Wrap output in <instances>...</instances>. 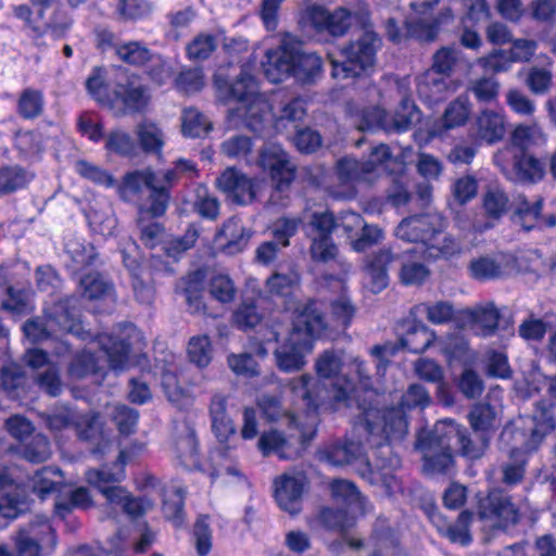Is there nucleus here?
I'll return each mask as SVG.
<instances>
[{
  "label": "nucleus",
  "mask_w": 556,
  "mask_h": 556,
  "mask_svg": "<svg viewBox=\"0 0 556 556\" xmlns=\"http://www.w3.org/2000/svg\"><path fill=\"white\" fill-rule=\"evenodd\" d=\"M437 342L448 361H457L465 366L473 365L476 353L470 350L469 342L465 337L450 333Z\"/></svg>",
  "instance_id": "a18cd8bd"
},
{
  "label": "nucleus",
  "mask_w": 556,
  "mask_h": 556,
  "mask_svg": "<svg viewBox=\"0 0 556 556\" xmlns=\"http://www.w3.org/2000/svg\"><path fill=\"white\" fill-rule=\"evenodd\" d=\"M346 114L351 123L361 131L376 128L384 131L403 132L418 123L421 112L409 97H404L393 115L387 113L379 106H359L355 103H348Z\"/></svg>",
  "instance_id": "9b49d317"
},
{
  "label": "nucleus",
  "mask_w": 556,
  "mask_h": 556,
  "mask_svg": "<svg viewBox=\"0 0 556 556\" xmlns=\"http://www.w3.org/2000/svg\"><path fill=\"white\" fill-rule=\"evenodd\" d=\"M306 484L307 478L303 471H288L277 477L274 486L278 506L291 515L298 514Z\"/></svg>",
  "instance_id": "4be33fe9"
},
{
  "label": "nucleus",
  "mask_w": 556,
  "mask_h": 556,
  "mask_svg": "<svg viewBox=\"0 0 556 556\" xmlns=\"http://www.w3.org/2000/svg\"><path fill=\"white\" fill-rule=\"evenodd\" d=\"M469 422L473 433L491 439V433L496 428V412L490 404L478 403L469 413Z\"/></svg>",
  "instance_id": "3c124183"
},
{
  "label": "nucleus",
  "mask_w": 556,
  "mask_h": 556,
  "mask_svg": "<svg viewBox=\"0 0 556 556\" xmlns=\"http://www.w3.org/2000/svg\"><path fill=\"white\" fill-rule=\"evenodd\" d=\"M217 48V38L212 34L201 33L197 35L186 48L187 56L191 61H204L208 59Z\"/></svg>",
  "instance_id": "052dcab7"
},
{
  "label": "nucleus",
  "mask_w": 556,
  "mask_h": 556,
  "mask_svg": "<svg viewBox=\"0 0 556 556\" xmlns=\"http://www.w3.org/2000/svg\"><path fill=\"white\" fill-rule=\"evenodd\" d=\"M148 102L146 88L135 79L122 76L114 84L113 109L122 105L123 111H141Z\"/></svg>",
  "instance_id": "7c9ffc66"
},
{
  "label": "nucleus",
  "mask_w": 556,
  "mask_h": 556,
  "mask_svg": "<svg viewBox=\"0 0 556 556\" xmlns=\"http://www.w3.org/2000/svg\"><path fill=\"white\" fill-rule=\"evenodd\" d=\"M369 544L372 546V551H379L382 555H387L388 552L391 554L402 552L399 529L383 517L377 518Z\"/></svg>",
  "instance_id": "e433bc0d"
},
{
  "label": "nucleus",
  "mask_w": 556,
  "mask_h": 556,
  "mask_svg": "<svg viewBox=\"0 0 556 556\" xmlns=\"http://www.w3.org/2000/svg\"><path fill=\"white\" fill-rule=\"evenodd\" d=\"M510 206L514 211V222L519 224L527 231L534 228H542L543 226H556L555 215H549L546 218L542 216V198H538L531 202L523 194H517L511 200Z\"/></svg>",
  "instance_id": "a878e982"
},
{
  "label": "nucleus",
  "mask_w": 556,
  "mask_h": 556,
  "mask_svg": "<svg viewBox=\"0 0 556 556\" xmlns=\"http://www.w3.org/2000/svg\"><path fill=\"white\" fill-rule=\"evenodd\" d=\"M393 260L389 250H380L366 257L365 271L370 279V290L374 293L382 291L388 286L387 266Z\"/></svg>",
  "instance_id": "79ce46f5"
},
{
  "label": "nucleus",
  "mask_w": 556,
  "mask_h": 556,
  "mask_svg": "<svg viewBox=\"0 0 556 556\" xmlns=\"http://www.w3.org/2000/svg\"><path fill=\"white\" fill-rule=\"evenodd\" d=\"M321 303L315 300L298 303L292 316V329L287 340L274 352L277 367L285 372L301 370L315 338L326 328Z\"/></svg>",
  "instance_id": "20e7f679"
},
{
  "label": "nucleus",
  "mask_w": 556,
  "mask_h": 556,
  "mask_svg": "<svg viewBox=\"0 0 556 556\" xmlns=\"http://www.w3.org/2000/svg\"><path fill=\"white\" fill-rule=\"evenodd\" d=\"M258 166L269 174L278 190L288 187L294 178V166L283 149L275 143H267L260 152Z\"/></svg>",
  "instance_id": "412c9836"
},
{
  "label": "nucleus",
  "mask_w": 556,
  "mask_h": 556,
  "mask_svg": "<svg viewBox=\"0 0 556 556\" xmlns=\"http://www.w3.org/2000/svg\"><path fill=\"white\" fill-rule=\"evenodd\" d=\"M88 93L100 104L113 109V89L110 73L104 67H94L86 80Z\"/></svg>",
  "instance_id": "c03bdc74"
},
{
  "label": "nucleus",
  "mask_w": 556,
  "mask_h": 556,
  "mask_svg": "<svg viewBox=\"0 0 556 556\" xmlns=\"http://www.w3.org/2000/svg\"><path fill=\"white\" fill-rule=\"evenodd\" d=\"M298 23L304 33L339 37L343 36L350 27V14L342 8L329 12L321 5L312 4L301 12Z\"/></svg>",
  "instance_id": "f3484780"
},
{
  "label": "nucleus",
  "mask_w": 556,
  "mask_h": 556,
  "mask_svg": "<svg viewBox=\"0 0 556 556\" xmlns=\"http://www.w3.org/2000/svg\"><path fill=\"white\" fill-rule=\"evenodd\" d=\"M457 433L458 425L450 419L440 420L433 429L418 433L415 447L422 454L425 473L448 472L453 466L451 442Z\"/></svg>",
  "instance_id": "ddd939ff"
},
{
  "label": "nucleus",
  "mask_w": 556,
  "mask_h": 556,
  "mask_svg": "<svg viewBox=\"0 0 556 556\" xmlns=\"http://www.w3.org/2000/svg\"><path fill=\"white\" fill-rule=\"evenodd\" d=\"M323 73V60L314 52L294 46L292 76L302 84L315 83Z\"/></svg>",
  "instance_id": "f704fd0d"
},
{
  "label": "nucleus",
  "mask_w": 556,
  "mask_h": 556,
  "mask_svg": "<svg viewBox=\"0 0 556 556\" xmlns=\"http://www.w3.org/2000/svg\"><path fill=\"white\" fill-rule=\"evenodd\" d=\"M364 218L354 212H343L338 219L329 212L314 213L306 226V233L312 240L311 255L314 261L327 263L338 254V248L332 240L336 227H342L352 235L363 227Z\"/></svg>",
  "instance_id": "f8f14e48"
},
{
  "label": "nucleus",
  "mask_w": 556,
  "mask_h": 556,
  "mask_svg": "<svg viewBox=\"0 0 556 556\" xmlns=\"http://www.w3.org/2000/svg\"><path fill=\"white\" fill-rule=\"evenodd\" d=\"M330 490L336 503L351 509L352 513L365 514V498L353 482L345 479H336L331 482Z\"/></svg>",
  "instance_id": "37998d69"
},
{
  "label": "nucleus",
  "mask_w": 556,
  "mask_h": 556,
  "mask_svg": "<svg viewBox=\"0 0 556 556\" xmlns=\"http://www.w3.org/2000/svg\"><path fill=\"white\" fill-rule=\"evenodd\" d=\"M514 265V258L506 253L483 255L473 258L468 266L470 276L479 281L493 280L504 276Z\"/></svg>",
  "instance_id": "2f4dec72"
},
{
  "label": "nucleus",
  "mask_w": 556,
  "mask_h": 556,
  "mask_svg": "<svg viewBox=\"0 0 556 556\" xmlns=\"http://www.w3.org/2000/svg\"><path fill=\"white\" fill-rule=\"evenodd\" d=\"M354 430L361 435L366 434L367 444L377 448L375 463L371 464L365 454L364 445L350 439L337 441L318 450L316 456L319 462L334 467L345 465L354 466L357 473L370 484H379L389 495L402 491V483L396 476L401 467L400 457L393 452L388 439L383 438L380 428L375 434L369 432L362 422L363 409H358Z\"/></svg>",
  "instance_id": "f03ea898"
},
{
  "label": "nucleus",
  "mask_w": 556,
  "mask_h": 556,
  "mask_svg": "<svg viewBox=\"0 0 556 556\" xmlns=\"http://www.w3.org/2000/svg\"><path fill=\"white\" fill-rule=\"evenodd\" d=\"M152 11L149 0H117L115 13L122 21L146 18Z\"/></svg>",
  "instance_id": "69168bd1"
},
{
  "label": "nucleus",
  "mask_w": 556,
  "mask_h": 556,
  "mask_svg": "<svg viewBox=\"0 0 556 556\" xmlns=\"http://www.w3.org/2000/svg\"><path fill=\"white\" fill-rule=\"evenodd\" d=\"M79 414L67 405H56L41 414L47 428L55 435L66 429L76 426Z\"/></svg>",
  "instance_id": "de8ad7c7"
},
{
  "label": "nucleus",
  "mask_w": 556,
  "mask_h": 556,
  "mask_svg": "<svg viewBox=\"0 0 556 556\" xmlns=\"http://www.w3.org/2000/svg\"><path fill=\"white\" fill-rule=\"evenodd\" d=\"M203 278V274L198 270L188 275L177 286V290H181L190 311L194 313L203 308L201 296Z\"/></svg>",
  "instance_id": "603ef678"
},
{
  "label": "nucleus",
  "mask_w": 556,
  "mask_h": 556,
  "mask_svg": "<svg viewBox=\"0 0 556 556\" xmlns=\"http://www.w3.org/2000/svg\"><path fill=\"white\" fill-rule=\"evenodd\" d=\"M445 220L439 213H427L404 218L396 227L395 236L406 242L416 243L413 249L403 251V256L425 254L429 242L435 240L445 228Z\"/></svg>",
  "instance_id": "2eb2a0df"
},
{
  "label": "nucleus",
  "mask_w": 556,
  "mask_h": 556,
  "mask_svg": "<svg viewBox=\"0 0 556 556\" xmlns=\"http://www.w3.org/2000/svg\"><path fill=\"white\" fill-rule=\"evenodd\" d=\"M43 106V93L38 89L26 88L20 94L17 113L25 119H34L41 115Z\"/></svg>",
  "instance_id": "5fc2aeb1"
},
{
  "label": "nucleus",
  "mask_w": 556,
  "mask_h": 556,
  "mask_svg": "<svg viewBox=\"0 0 556 556\" xmlns=\"http://www.w3.org/2000/svg\"><path fill=\"white\" fill-rule=\"evenodd\" d=\"M545 172L544 164L538 159L521 153L515 156L510 178L521 182H535L542 179Z\"/></svg>",
  "instance_id": "09e8293b"
},
{
  "label": "nucleus",
  "mask_w": 556,
  "mask_h": 556,
  "mask_svg": "<svg viewBox=\"0 0 556 556\" xmlns=\"http://www.w3.org/2000/svg\"><path fill=\"white\" fill-rule=\"evenodd\" d=\"M500 313L494 304L479 305L475 308L460 309L458 328H471L480 337L492 336L498 325Z\"/></svg>",
  "instance_id": "c85d7f7f"
},
{
  "label": "nucleus",
  "mask_w": 556,
  "mask_h": 556,
  "mask_svg": "<svg viewBox=\"0 0 556 556\" xmlns=\"http://www.w3.org/2000/svg\"><path fill=\"white\" fill-rule=\"evenodd\" d=\"M74 430L81 441L93 445L91 453L94 455L104 456L115 446L114 440L104 431L98 415L79 414Z\"/></svg>",
  "instance_id": "bb28decb"
},
{
  "label": "nucleus",
  "mask_w": 556,
  "mask_h": 556,
  "mask_svg": "<svg viewBox=\"0 0 556 556\" xmlns=\"http://www.w3.org/2000/svg\"><path fill=\"white\" fill-rule=\"evenodd\" d=\"M460 445V453L468 459L480 458L489 446L490 438L480 433L475 438L469 437L466 431L458 428V433L454 437Z\"/></svg>",
  "instance_id": "bf43d9fd"
},
{
  "label": "nucleus",
  "mask_w": 556,
  "mask_h": 556,
  "mask_svg": "<svg viewBox=\"0 0 556 556\" xmlns=\"http://www.w3.org/2000/svg\"><path fill=\"white\" fill-rule=\"evenodd\" d=\"M15 556H41L42 549L50 552L56 546L58 538L46 516H36L13 536Z\"/></svg>",
  "instance_id": "dca6fc26"
},
{
  "label": "nucleus",
  "mask_w": 556,
  "mask_h": 556,
  "mask_svg": "<svg viewBox=\"0 0 556 556\" xmlns=\"http://www.w3.org/2000/svg\"><path fill=\"white\" fill-rule=\"evenodd\" d=\"M295 402L300 403V406L306 410L303 406V403L294 399ZM257 405L262 410L263 416L268 421L281 422L289 428L300 429L302 438L304 440H309L316 432L317 425L315 428L309 426V418L307 417V412H305V422L302 424L294 414H292L288 408L283 407L280 399L276 395L263 394L258 401Z\"/></svg>",
  "instance_id": "aec40b11"
},
{
  "label": "nucleus",
  "mask_w": 556,
  "mask_h": 556,
  "mask_svg": "<svg viewBox=\"0 0 556 556\" xmlns=\"http://www.w3.org/2000/svg\"><path fill=\"white\" fill-rule=\"evenodd\" d=\"M470 114V103L467 97L460 96L452 101L442 116L429 130L431 137H439L444 130L464 125Z\"/></svg>",
  "instance_id": "4c0bfd02"
},
{
  "label": "nucleus",
  "mask_w": 556,
  "mask_h": 556,
  "mask_svg": "<svg viewBox=\"0 0 556 556\" xmlns=\"http://www.w3.org/2000/svg\"><path fill=\"white\" fill-rule=\"evenodd\" d=\"M233 323L240 329L255 327L262 319V314L254 299L244 298L232 315Z\"/></svg>",
  "instance_id": "338daca9"
},
{
  "label": "nucleus",
  "mask_w": 556,
  "mask_h": 556,
  "mask_svg": "<svg viewBox=\"0 0 556 556\" xmlns=\"http://www.w3.org/2000/svg\"><path fill=\"white\" fill-rule=\"evenodd\" d=\"M437 341L435 332L420 321H413L400 337L399 344L410 353H422Z\"/></svg>",
  "instance_id": "a19ab883"
},
{
  "label": "nucleus",
  "mask_w": 556,
  "mask_h": 556,
  "mask_svg": "<svg viewBox=\"0 0 556 556\" xmlns=\"http://www.w3.org/2000/svg\"><path fill=\"white\" fill-rule=\"evenodd\" d=\"M300 276L294 268L288 269L287 273L276 271L266 281V288L269 293L286 296L292 292L299 283Z\"/></svg>",
  "instance_id": "e2e57ef3"
},
{
  "label": "nucleus",
  "mask_w": 556,
  "mask_h": 556,
  "mask_svg": "<svg viewBox=\"0 0 556 556\" xmlns=\"http://www.w3.org/2000/svg\"><path fill=\"white\" fill-rule=\"evenodd\" d=\"M116 55L123 62L134 66H141L147 62H153L156 68L150 71V76L159 85H163L169 76L168 67L143 42H123L116 46Z\"/></svg>",
  "instance_id": "b1692460"
},
{
  "label": "nucleus",
  "mask_w": 556,
  "mask_h": 556,
  "mask_svg": "<svg viewBox=\"0 0 556 556\" xmlns=\"http://www.w3.org/2000/svg\"><path fill=\"white\" fill-rule=\"evenodd\" d=\"M364 397L362 422L365 428L375 434L380 428L384 439L390 443L402 441L408 432L407 410H424L431 403V396L426 388L419 383H413L402 395L399 406L381 409L375 403L377 393Z\"/></svg>",
  "instance_id": "39448f33"
},
{
  "label": "nucleus",
  "mask_w": 556,
  "mask_h": 556,
  "mask_svg": "<svg viewBox=\"0 0 556 556\" xmlns=\"http://www.w3.org/2000/svg\"><path fill=\"white\" fill-rule=\"evenodd\" d=\"M181 122L182 134L187 137H202L207 135L212 129V125L207 118L193 108L184 110Z\"/></svg>",
  "instance_id": "4d7b16f0"
},
{
  "label": "nucleus",
  "mask_w": 556,
  "mask_h": 556,
  "mask_svg": "<svg viewBox=\"0 0 556 556\" xmlns=\"http://www.w3.org/2000/svg\"><path fill=\"white\" fill-rule=\"evenodd\" d=\"M415 316H426L433 325H446L454 321L458 327L460 309L457 311L450 301L422 302L412 308Z\"/></svg>",
  "instance_id": "58836bf2"
},
{
  "label": "nucleus",
  "mask_w": 556,
  "mask_h": 556,
  "mask_svg": "<svg viewBox=\"0 0 556 556\" xmlns=\"http://www.w3.org/2000/svg\"><path fill=\"white\" fill-rule=\"evenodd\" d=\"M548 399L536 403L532 417L527 420L531 422L530 441L523 445V450H531L544 435L556 428V379L549 381L547 388Z\"/></svg>",
  "instance_id": "6ab92c4d"
},
{
  "label": "nucleus",
  "mask_w": 556,
  "mask_h": 556,
  "mask_svg": "<svg viewBox=\"0 0 556 556\" xmlns=\"http://www.w3.org/2000/svg\"><path fill=\"white\" fill-rule=\"evenodd\" d=\"M478 513L481 519L494 521L498 528L506 529L519 520V510L510 497L501 490H492L478 501Z\"/></svg>",
  "instance_id": "a211bd4d"
},
{
  "label": "nucleus",
  "mask_w": 556,
  "mask_h": 556,
  "mask_svg": "<svg viewBox=\"0 0 556 556\" xmlns=\"http://www.w3.org/2000/svg\"><path fill=\"white\" fill-rule=\"evenodd\" d=\"M79 285L83 296L89 300L104 299L111 296L112 293V285L98 273L85 275L81 277Z\"/></svg>",
  "instance_id": "680f3d73"
},
{
  "label": "nucleus",
  "mask_w": 556,
  "mask_h": 556,
  "mask_svg": "<svg viewBox=\"0 0 556 556\" xmlns=\"http://www.w3.org/2000/svg\"><path fill=\"white\" fill-rule=\"evenodd\" d=\"M216 88L228 99L237 100V106L231 109L230 116L239 118L253 132L263 136L271 126V108L258 91L256 79L244 67L240 70L237 79L229 83L220 72L215 74Z\"/></svg>",
  "instance_id": "423d86ee"
},
{
  "label": "nucleus",
  "mask_w": 556,
  "mask_h": 556,
  "mask_svg": "<svg viewBox=\"0 0 556 556\" xmlns=\"http://www.w3.org/2000/svg\"><path fill=\"white\" fill-rule=\"evenodd\" d=\"M30 178V175L20 166H4L0 168V192L10 193L24 188Z\"/></svg>",
  "instance_id": "0e129e2a"
},
{
  "label": "nucleus",
  "mask_w": 556,
  "mask_h": 556,
  "mask_svg": "<svg viewBox=\"0 0 556 556\" xmlns=\"http://www.w3.org/2000/svg\"><path fill=\"white\" fill-rule=\"evenodd\" d=\"M130 460L131 453L121 450L116 462L89 469L85 476L86 481L104 496L110 506H118L128 516L137 518L152 507V502L146 497H134L125 488L118 485L126 477L125 466Z\"/></svg>",
  "instance_id": "1a4fd4ad"
},
{
  "label": "nucleus",
  "mask_w": 556,
  "mask_h": 556,
  "mask_svg": "<svg viewBox=\"0 0 556 556\" xmlns=\"http://www.w3.org/2000/svg\"><path fill=\"white\" fill-rule=\"evenodd\" d=\"M63 482L58 467H43L37 470L24 484L13 468H0V515L14 519L28 509L29 489L43 500L59 490Z\"/></svg>",
  "instance_id": "0eeeda50"
},
{
  "label": "nucleus",
  "mask_w": 556,
  "mask_h": 556,
  "mask_svg": "<svg viewBox=\"0 0 556 556\" xmlns=\"http://www.w3.org/2000/svg\"><path fill=\"white\" fill-rule=\"evenodd\" d=\"M381 46L378 35L371 30L352 41L342 50V61L331 60V75L333 78H352L367 74L376 62V53Z\"/></svg>",
  "instance_id": "4468645a"
},
{
  "label": "nucleus",
  "mask_w": 556,
  "mask_h": 556,
  "mask_svg": "<svg viewBox=\"0 0 556 556\" xmlns=\"http://www.w3.org/2000/svg\"><path fill=\"white\" fill-rule=\"evenodd\" d=\"M98 340L105 359L101 361L89 350L77 353L68 366V375L72 378L96 376L103 379L106 375L104 363H109L113 370H124L128 367L131 352L140 351L143 345L141 332L132 324L124 325L118 333L100 334Z\"/></svg>",
  "instance_id": "7ed1b4c3"
},
{
  "label": "nucleus",
  "mask_w": 556,
  "mask_h": 556,
  "mask_svg": "<svg viewBox=\"0 0 556 556\" xmlns=\"http://www.w3.org/2000/svg\"><path fill=\"white\" fill-rule=\"evenodd\" d=\"M23 457L30 463H43L51 455L48 438L41 433L33 434L22 447Z\"/></svg>",
  "instance_id": "13d9d810"
},
{
  "label": "nucleus",
  "mask_w": 556,
  "mask_h": 556,
  "mask_svg": "<svg viewBox=\"0 0 556 556\" xmlns=\"http://www.w3.org/2000/svg\"><path fill=\"white\" fill-rule=\"evenodd\" d=\"M417 93L421 101L432 105L444 101L456 91L457 84L451 77L427 70L416 79Z\"/></svg>",
  "instance_id": "cd10ccee"
},
{
  "label": "nucleus",
  "mask_w": 556,
  "mask_h": 556,
  "mask_svg": "<svg viewBox=\"0 0 556 556\" xmlns=\"http://www.w3.org/2000/svg\"><path fill=\"white\" fill-rule=\"evenodd\" d=\"M159 181V174L151 169L135 170L124 176L121 185V193L124 198L136 197L140 194L144 188H154V184Z\"/></svg>",
  "instance_id": "8fccbe9b"
},
{
  "label": "nucleus",
  "mask_w": 556,
  "mask_h": 556,
  "mask_svg": "<svg viewBox=\"0 0 556 556\" xmlns=\"http://www.w3.org/2000/svg\"><path fill=\"white\" fill-rule=\"evenodd\" d=\"M75 299L66 298L52 306L45 308L43 317L27 320L23 330L25 336L34 343L48 340L60 341L55 354L63 356L70 352V345L61 340L65 333L80 334L81 326L79 312L74 306Z\"/></svg>",
  "instance_id": "9d476101"
},
{
  "label": "nucleus",
  "mask_w": 556,
  "mask_h": 556,
  "mask_svg": "<svg viewBox=\"0 0 556 556\" xmlns=\"http://www.w3.org/2000/svg\"><path fill=\"white\" fill-rule=\"evenodd\" d=\"M1 386L8 396L22 401L30 388V379L21 365L10 363L1 369Z\"/></svg>",
  "instance_id": "ea45409f"
},
{
  "label": "nucleus",
  "mask_w": 556,
  "mask_h": 556,
  "mask_svg": "<svg viewBox=\"0 0 556 556\" xmlns=\"http://www.w3.org/2000/svg\"><path fill=\"white\" fill-rule=\"evenodd\" d=\"M252 232L243 227L240 218H228L215 235V243L227 254L242 252L250 240Z\"/></svg>",
  "instance_id": "473e14b6"
},
{
  "label": "nucleus",
  "mask_w": 556,
  "mask_h": 556,
  "mask_svg": "<svg viewBox=\"0 0 556 556\" xmlns=\"http://www.w3.org/2000/svg\"><path fill=\"white\" fill-rule=\"evenodd\" d=\"M357 515L359 514L352 513L351 509H346L344 507H324L319 511L318 519L324 527L343 532L352 527Z\"/></svg>",
  "instance_id": "864d4df0"
},
{
  "label": "nucleus",
  "mask_w": 556,
  "mask_h": 556,
  "mask_svg": "<svg viewBox=\"0 0 556 556\" xmlns=\"http://www.w3.org/2000/svg\"><path fill=\"white\" fill-rule=\"evenodd\" d=\"M174 452L179 463L189 470H201L198 454V441L192 430L188 429L185 434L180 435L175 444Z\"/></svg>",
  "instance_id": "49530a36"
},
{
  "label": "nucleus",
  "mask_w": 556,
  "mask_h": 556,
  "mask_svg": "<svg viewBox=\"0 0 556 556\" xmlns=\"http://www.w3.org/2000/svg\"><path fill=\"white\" fill-rule=\"evenodd\" d=\"M192 208L202 218L214 220L219 214V202L206 187L198 186L191 201Z\"/></svg>",
  "instance_id": "6e6d98bb"
},
{
  "label": "nucleus",
  "mask_w": 556,
  "mask_h": 556,
  "mask_svg": "<svg viewBox=\"0 0 556 556\" xmlns=\"http://www.w3.org/2000/svg\"><path fill=\"white\" fill-rule=\"evenodd\" d=\"M388 38L394 43H401L406 38L432 41L438 34L439 23L431 16H410L404 27H400L395 18L390 17L386 26Z\"/></svg>",
  "instance_id": "5701e85b"
},
{
  "label": "nucleus",
  "mask_w": 556,
  "mask_h": 556,
  "mask_svg": "<svg viewBox=\"0 0 556 556\" xmlns=\"http://www.w3.org/2000/svg\"><path fill=\"white\" fill-rule=\"evenodd\" d=\"M217 185L231 202L240 205L252 202L255 197L253 180L232 167L222 173Z\"/></svg>",
  "instance_id": "c756f323"
},
{
  "label": "nucleus",
  "mask_w": 556,
  "mask_h": 556,
  "mask_svg": "<svg viewBox=\"0 0 556 556\" xmlns=\"http://www.w3.org/2000/svg\"><path fill=\"white\" fill-rule=\"evenodd\" d=\"M212 429L220 443L227 442L236 433V427L227 413V396L216 393L210 403Z\"/></svg>",
  "instance_id": "c9c22d12"
},
{
  "label": "nucleus",
  "mask_w": 556,
  "mask_h": 556,
  "mask_svg": "<svg viewBox=\"0 0 556 556\" xmlns=\"http://www.w3.org/2000/svg\"><path fill=\"white\" fill-rule=\"evenodd\" d=\"M350 367L357 381L341 374L343 361L339 353L325 351L315 363L317 378L305 374L290 380L291 394L303 403L311 427L318 425L320 412H338L354 405L362 409L364 399L359 397V391L365 397L374 394L367 365L354 358Z\"/></svg>",
  "instance_id": "f257e3e1"
},
{
  "label": "nucleus",
  "mask_w": 556,
  "mask_h": 556,
  "mask_svg": "<svg viewBox=\"0 0 556 556\" xmlns=\"http://www.w3.org/2000/svg\"><path fill=\"white\" fill-rule=\"evenodd\" d=\"M475 131L479 140L489 144L502 140L506 132L503 113L491 109L482 110L476 118Z\"/></svg>",
  "instance_id": "72a5a7b5"
},
{
  "label": "nucleus",
  "mask_w": 556,
  "mask_h": 556,
  "mask_svg": "<svg viewBox=\"0 0 556 556\" xmlns=\"http://www.w3.org/2000/svg\"><path fill=\"white\" fill-rule=\"evenodd\" d=\"M291 35H286L281 45L267 50L262 66L265 77L274 84L292 76L294 45Z\"/></svg>",
  "instance_id": "393cba45"
},
{
  "label": "nucleus",
  "mask_w": 556,
  "mask_h": 556,
  "mask_svg": "<svg viewBox=\"0 0 556 556\" xmlns=\"http://www.w3.org/2000/svg\"><path fill=\"white\" fill-rule=\"evenodd\" d=\"M212 353V343L207 336H195L189 340V359L199 368H204L211 363Z\"/></svg>",
  "instance_id": "774afa93"
},
{
  "label": "nucleus",
  "mask_w": 556,
  "mask_h": 556,
  "mask_svg": "<svg viewBox=\"0 0 556 556\" xmlns=\"http://www.w3.org/2000/svg\"><path fill=\"white\" fill-rule=\"evenodd\" d=\"M393 162L392 152L384 143L372 147L366 161L353 156L339 159L336 163L338 185L330 189V194L336 199H354L358 186L371 185Z\"/></svg>",
  "instance_id": "6e6552de"
}]
</instances>
